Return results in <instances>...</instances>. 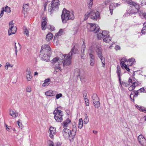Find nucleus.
<instances>
[{
	"label": "nucleus",
	"instance_id": "nucleus-1",
	"mask_svg": "<svg viewBox=\"0 0 146 146\" xmlns=\"http://www.w3.org/2000/svg\"><path fill=\"white\" fill-rule=\"evenodd\" d=\"M75 49V46H74L72 50L68 54H61V58H59L58 57H56L50 61L54 68V74H56L59 70L61 71H62L61 68L62 63L63 67L64 68H67L68 66H70L71 64L72 56L73 53L75 54L77 53Z\"/></svg>",
	"mask_w": 146,
	"mask_h": 146
},
{
	"label": "nucleus",
	"instance_id": "nucleus-2",
	"mask_svg": "<svg viewBox=\"0 0 146 146\" xmlns=\"http://www.w3.org/2000/svg\"><path fill=\"white\" fill-rule=\"evenodd\" d=\"M76 125H73L72 130H69L67 128H64L63 130V135L66 139L68 138L70 140L73 139L76 134Z\"/></svg>",
	"mask_w": 146,
	"mask_h": 146
},
{
	"label": "nucleus",
	"instance_id": "nucleus-3",
	"mask_svg": "<svg viewBox=\"0 0 146 146\" xmlns=\"http://www.w3.org/2000/svg\"><path fill=\"white\" fill-rule=\"evenodd\" d=\"M51 54V49L48 44H44L40 52V56L44 60H48Z\"/></svg>",
	"mask_w": 146,
	"mask_h": 146
},
{
	"label": "nucleus",
	"instance_id": "nucleus-4",
	"mask_svg": "<svg viewBox=\"0 0 146 146\" xmlns=\"http://www.w3.org/2000/svg\"><path fill=\"white\" fill-rule=\"evenodd\" d=\"M135 62V59L133 58H131L129 59L128 61L126 58H123L120 60V63L121 66L123 70H126L128 72L130 70L128 66H131Z\"/></svg>",
	"mask_w": 146,
	"mask_h": 146
},
{
	"label": "nucleus",
	"instance_id": "nucleus-5",
	"mask_svg": "<svg viewBox=\"0 0 146 146\" xmlns=\"http://www.w3.org/2000/svg\"><path fill=\"white\" fill-rule=\"evenodd\" d=\"M125 2L130 5L129 9L127 11L128 14H134L138 12L140 8L139 4L131 0H125Z\"/></svg>",
	"mask_w": 146,
	"mask_h": 146
},
{
	"label": "nucleus",
	"instance_id": "nucleus-6",
	"mask_svg": "<svg viewBox=\"0 0 146 146\" xmlns=\"http://www.w3.org/2000/svg\"><path fill=\"white\" fill-rule=\"evenodd\" d=\"M74 16L73 11L70 12L65 9H64L62 11L61 18L63 23H66L69 20H73Z\"/></svg>",
	"mask_w": 146,
	"mask_h": 146
},
{
	"label": "nucleus",
	"instance_id": "nucleus-7",
	"mask_svg": "<svg viewBox=\"0 0 146 146\" xmlns=\"http://www.w3.org/2000/svg\"><path fill=\"white\" fill-rule=\"evenodd\" d=\"M54 118L56 122H61L63 120L64 115L63 112L61 111L59 108H56L53 111Z\"/></svg>",
	"mask_w": 146,
	"mask_h": 146
},
{
	"label": "nucleus",
	"instance_id": "nucleus-8",
	"mask_svg": "<svg viewBox=\"0 0 146 146\" xmlns=\"http://www.w3.org/2000/svg\"><path fill=\"white\" fill-rule=\"evenodd\" d=\"M96 51L101 61L102 64V66L104 67L105 64V58L102 56V52L101 47L98 46H96Z\"/></svg>",
	"mask_w": 146,
	"mask_h": 146
},
{
	"label": "nucleus",
	"instance_id": "nucleus-9",
	"mask_svg": "<svg viewBox=\"0 0 146 146\" xmlns=\"http://www.w3.org/2000/svg\"><path fill=\"white\" fill-rule=\"evenodd\" d=\"M88 30L90 31H94L96 33L99 30V27L96 24L88 23L87 25Z\"/></svg>",
	"mask_w": 146,
	"mask_h": 146
},
{
	"label": "nucleus",
	"instance_id": "nucleus-10",
	"mask_svg": "<svg viewBox=\"0 0 146 146\" xmlns=\"http://www.w3.org/2000/svg\"><path fill=\"white\" fill-rule=\"evenodd\" d=\"M96 33L97 35L98 38L100 40L106 37L108 35L109 32L107 31H102L99 29V30H98Z\"/></svg>",
	"mask_w": 146,
	"mask_h": 146
},
{
	"label": "nucleus",
	"instance_id": "nucleus-11",
	"mask_svg": "<svg viewBox=\"0 0 146 146\" xmlns=\"http://www.w3.org/2000/svg\"><path fill=\"white\" fill-rule=\"evenodd\" d=\"M9 28L8 31V34L9 35L15 34L17 31V28L14 26L13 21L10 22L9 24Z\"/></svg>",
	"mask_w": 146,
	"mask_h": 146
},
{
	"label": "nucleus",
	"instance_id": "nucleus-12",
	"mask_svg": "<svg viewBox=\"0 0 146 146\" xmlns=\"http://www.w3.org/2000/svg\"><path fill=\"white\" fill-rule=\"evenodd\" d=\"M93 103L94 104L95 107L97 108H98L100 105V100L96 94H94L92 97Z\"/></svg>",
	"mask_w": 146,
	"mask_h": 146
},
{
	"label": "nucleus",
	"instance_id": "nucleus-13",
	"mask_svg": "<svg viewBox=\"0 0 146 146\" xmlns=\"http://www.w3.org/2000/svg\"><path fill=\"white\" fill-rule=\"evenodd\" d=\"M90 18L94 20H97L100 17L99 12L96 11H91L90 12Z\"/></svg>",
	"mask_w": 146,
	"mask_h": 146
},
{
	"label": "nucleus",
	"instance_id": "nucleus-14",
	"mask_svg": "<svg viewBox=\"0 0 146 146\" xmlns=\"http://www.w3.org/2000/svg\"><path fill=\"white\" fill-rule=\"evenodd\" d=\"M60 5V1L59 0H53L51 3V6L50 9L49 8V11L50 12L53 10L54 8H57Z\"/></svg>",
	"mask_w": 146,
	"mask_h": 146
},
{
	"label": "nucleus",
	"instance_id": "nucleus-15",
	"mask_svg": "<svg viewBox=\"0 0 146 146\" xmlns=\"http://www.w3.org/2000/svg\"><path fill=\"white\" fill-rule=\"evenodd\" d=\"M121 5L119 3H113L110 4L109 6V9L111 15L113 13V11L116 7H118Z\"/></svg>",
	"mask_w": 146,
	"mask_h": 146
},
{
	"label": "nucleus",
	"instance_id": "nucleus-16",
	"mask_svg": "<svg viewBox=\"0 0 146 146\" xmlns=\"http://www.w3.org/2000/svg\"><path fill=\"white\" fill-rule=\"evenodd\" d=\"M47 20L46 17H43L42 20L41 28L42 30L46 29L47 27Z\"/></svg>",
	"mask_w": 146,
	"mask_h": 146
},
{
	"label": "nucleus",
	"instance_id": "nucleus-17",
	"mask_svg": "<svg viewBox=\"0 0 146 146\" xmlns=\"http://www.w3.org/2000/svg\"><path fill=\"white\" fill-rule=\"evenodd\" d=\"M89 55L90 65L92 66H93L95 64L94 56L92 53H89Z\"/></svg>",
	"mask_w": 146,
	"mask_h": 146
},
{
	"label": "nucleus",
	"instance_id": "nucleus-18",
	"mask_svg": "<svg viewBox=\"0 0 146 146\" xmlns=\"http://www.w3.org/2000/svg\"><path fill=\"white\" fill-rule=\"evenodd\" d=\"M48 133L49 134V136L51 138H53V137L56 133L55 129L53 127H50Z\"/></svg>",
	"mask_w": 146,
	"mask_h": 146
},
{
	"label": "nucleus",
	"instance_id": "nucleus-19",
	"mask_svg": "<svg viewBox=\"0 0 146 146\" xmlns=\"http://www.w3.org/2000/svg\"><path fill=\"white\" fill-rule=\"evenodd\" d=\"M75 73L77 74L78 76H80L84 74V71L82 68L76 69L75 70Z\"/></svg>",
	"mask_w": 146,
	"mask_h": 146
},
{
	"label": "nucleus",
	"instance_id": "nucleus-20",
	"mask_svg": "<svg viewBox=\"0 0 146 146\" xmlns=\"http://www.w3.org/2000/svg\"><path fill=\"white\" fill-rule=\"evenodd\" d=\"M98 46L95 44H93L90 46L88 50V53H92L94 52V50H96V46Z\"/></svg>",
	"mask_w": 146,
	"mask_h": 146
},
{
	"label": "nucleus",
	"instance_id": "nucleus-21",
	"mask_svg": "<svg viewBox=\"0 0 146 146\" xmlns=\"http://www.w3.org/2000/svg\"><path fill=\"white\" fill-rule=\"evenodd\" d=\"M71 123V120L69 118L63 121L62 125L64 127H67Z\"/></svg>",
	"mask_w": 146,
	"mask_h": 146
},
{
	"label": "nucleus",
	"instance_id": "nucleus-22",
	"mask_svg": "<svg viewBox=\"0 0 146 146\" xmlns=\"http://www.w3.org/2000/svg\"><path fill=\"white\" fill-rule=\"evenodd\" d=\"M56 94L55 92L51 90L46 91L45 93V94L46 96H54Z\"/></svg>",
	"mask_w": 146,
	"mask_h": 146
},
{
	"label": "nucleus",
	"instance_id": "nucleus-23",
	"mask_svg": "<svg viewBox=\"0 0 146 146\" xmlns=\"http://www.w3.org/2000/svg\"><path fill=\"white\" fill-rule=\"evenodd\" d=\"M138 139L139 143L141 145L145 142V139L142 135H140L138 137Z\"/></svg>",
	"mask_w": 146,
	"mask_h": 146
},
{
	"label": "nucleus",
	"instance_id": "nucleus-24",
	"mask_svg": "<svg viewBox=\"0 0 146 146\" xmlns=\"http://www.w3.org/2000/svg\"><path fill=\"white\" fill-rule=\"evenodd\" d=\"M9 114L13 118H15L18 115V113L17 112L11 110L9 111Z\"/></svg>",
	"mask_w": 146,
	"mask_h": 146
},
{
	"label": "nucleus",
	"instance_id": "nucleus-25",
	"mask_svg": "<svg viewBox=\"0 0 146 146\" xmlns=\"http://www.w3.org/2000/svg\"><path fill=\"white\" fill-rule=\"evenodd\" d=\"M121 68L120 66H117V70L116 71V73L117 74L118 76V77L119 80L120 82V83H121V75H120V73H121Z\"/></svg>",
	"mask_w": 146,
	"mask_h": 146
},
{
	"label": "nucleus",
	"instance_id": "nucleus-26",
	"mask_svg": "<svg viewBox=\"0 0 146 146\" xmlns=\"http://www.w3.org/2000/svg\"><path fill=\"white\" fill-rule=\"evenodd\" d=\"M53 36L52 34L49 33L46 35V40L47 41H50L52 38Z\"/></svg>",
	"mask_w": 146,
	"mask_h": 146
},
{
	"label": "nucleus",
	"instance_id": "nucleus-27",
	"mask_svg": "<svg viewBox=\"0 0 146 146\" xmlns=\"http://www.w3.org/2000/svg\"><path fill=\"white\" fill-rule=\"evenodd\" d=\"M112 38L111 37L109 36V35H108L105 37L103 39L104 42L106 43H109L110 41H111Z\"/></svg>",
	"mask_w": 146,
	"mask_h": 146
},
{
	"label": "nucleus",
	"instance_id": "nucleus-28",
	"mask_svg": "<svg viewBox=\"0 0 146 146\" xmlns=\"http://www.w3.org/2000/svg\"><path fill=\"white\" fill-rule=\"evenodd\" d=\"M15 51L16 55L17 56V48H18V50H20L21 49V44H20L19 43H18L17 46L16 45V42H15Z\"/></svg>",
	"mask_w": 146,
	"mask_h": 146
},
{
	"label": "nucleus",
	"instance_id": "nucleus-29",
	"mask_svg": "<svg viewBox=\"0 0 146 146\" xmlns=\"http://www.w3.org/2000/svg\"><path fill=\"white\" fill-rule=\"evenodd\" d=\"M50 80L49 78L47 79L44 80V82L42 84V85L44 87L48 86L50 83Z\"/></svg>",
	"mask_w": 146,
	"mask_h": 146
},
{
	"label": "nucleus",
	"instance_id": "nucleus-30",
	"mask_svg": "<svg viewBox=\"0 0 146 146\" xmlns=\"http://www.w3.org/2000/svg\"><path fill=\"white\" fill-rule=\"evenodd\" d=\"M83 120L82 118H80L79 120L78 124V127L80 129H81L83 126Z\"/></svg>",
	"mask_w": 146,
	"mask_h": 146
},
{
	"label": "nucleus",
	"instance_id": "nucleus-31",
	"mask_svg": "<svg viewBox=\"0 0 146 146\" xmlns=\"http://www.w3.org/2000/svg\"><path fill=\"white\" fill-rule=\"evenodd\" d=\"M64 30L63 29H60L58 32L55 35L54 37V38H56L58 36H60L63 34L64 31Z\"/></svg>",
	"mask_w": 146,
	"mask_h": 146
},
{
	"label": "nucleus",
	"instance_id": "nucleus-32",
	"mask_svg": "<svg viewBox=\"0 0 146 146\" xmlns=\"http://www.w3.org/2000/svg\"><path fill=\"white\" fill-rule=\"evenodd\" d=\"M135 106L138 110H141L144 112L146 113V109L143 107H141V106H139L137 104L135 105Z\"/></svg>",
	"mask_w": 146,
	"mask_h": 146
},
{
	"label": "nucleus",
	"instance_id": "nucleus-33",
	"mask_svg": "<svg viewBox=\"0 0 146 146\" xmlns=\"http://www.w3.org/2000/svg\"><path fill=\"white\" fill-rule=\"evenodd\" d=\"M13 66V64H11L9 62H7L6 63L5 65V68L6 70H7L9 68H12Z\"/></svg>",
	"mask_w": 146,
	"mask_h": 146
},
{
	"label": "nucleus",
	"instance_id": "nucleus-34",
	"mask_svg": "<svg viewBox=\"0 0 146 146\" xmlns=\"http://www.w3.org/2000/svg\"><path fill=\"white\" fill-rule=\"evenodd\" d=\"M88 4V7L90 9H91L93 4V0H87Z\"/></svg>",
	"mask_w": 146,
	"mask_h": 146
},
{
	"label": "nucleus",
	"instance_id": "nucleus-35",
	"mask_svg": "<svg viewBox=\"0 0 146 146\" xmlns=\"http://www.w3.org/2000/svg\"><path fill=\"white\" fill-rule=\"evenodd\" d=\"M143 27L141 31V33L142 34L146 33V22L143 24Z\"/></svg>",
	"mask_w": 146,
	"mask_h": 146
},
{
	"label": "nucleus",
	"instance_id": "nucleus-36",
	"mask_svg": "<svg viewBox=\"0 0 146 146\" xmlns=\"http://www.w3.org/2000/svg\"><path fill=\"white\" fill-rule=\"evenodd\" d=\"M79 77L80 80L82 82L84 83L86 82V80L85 78L84 74V75H82Z\"/></svg>",
	"mask_w": 146,
	"mask_h": 146
},
{
	"label": "nucleus",
	"instance_id": "nucleus-37",
	"mask_svg": "<svg viewBox=\"0 0 146 146\" xmlns=\"http://www.w3.org/2000/svg\"><path fill=\"white\" fill-rule=\"evenodd\" d=\"M4 11L7 13H10L11 12V8L6 6L5 8H4Z\"/></svg>",
	"mask_w": 146,
	"mask_h": 146
},
{
	"label": "nucleus",
	"instance_id": "nucleus-38",
	"mask_svg": "<svg viewBox=\"0 0 146 146\" xmlns=\"http://www.w3.org/2000/svg\"><path fill=\"white\" fill-rule=\"evenodd\" d=\"M89 121L87 115L86 114L85 116V118L84 119V124H86Z\"/></svg>",
	"mask_w": 146,
	"mask_h": 146
},
{
	"label": "nucleus",
	"instance_id": "nucleus-39",
	"mask_svg": "<svg viewBox=\"0 0 146 146\" xmlns=\"http://www.w3.org/2000/svg\"><path fill=\"white\" fill-rule=\"evenodd\" d=\"M86 95L84 96V99L86 103V106H88L89 104V100L86 98Z\"/></svg>",
	"mask_w": 146,
	"mask_h": 146
},
{
	"label": "nucleus",
	"instance_id": "nucleus-40",
	"mask_svg": "<svg viewBox=\"0 0 146 146\" xmlns=\"http://www.w3.org/2000/svg\"><path fill=\"white\" fill-rule=\"evenodd\" d=\"M132 84L134 86L135 88L136 86L140 85L141 84V83L139 82L136 81L135 82H133Z\"/></svg>",
	"mask_w": 146,
	"mask_h": 146
},
{
	"label": "nucleus",
	"instance_id": "nucleus-41",
	"mask_svg": "<svg viewBox=\"0 0 146 146\" xmlns=\"http://www.w3.org/2000/svg\"><path fill=\"white\" fill-rule=\"evenodd\" d=\"M111 1H112L111 0H104L102 4L105 5H107Z\"/></svg>",
	"mask_w": 146,
	"mask_h": 146
},
{
	"label": "nucleus",
	"instance_id": "nucleus-42",
	"mask_svg": "<svg viewBox=\"0 0 146 146\" xmlns=\"http://www.w3.org/2000/svg\"><path fill=\"white\" fill-rule=\"evenodd\" d=\"M29 6L27 4H25L23 5V10L25 11L29 8Z\"/></svg>",
	"mask_w": 146,
	"mask_h": 146
},
{
	"label": "nucleus",
	"instance_id": "nucleus-43",
	"mask_svg": "<svg viewBox=\"0 0 146 146\" xmlns=\"http://www.w3.org/2000/svg\"><path fill=\"white\" fill-rule=\"evenodd\" d=\"M89 16H90V13L88 12H87L84 15V20H87Z\"/></svg>",
	"mask_w": 146,
	"mask_h": 146
},
{
	"label": "nucleus",
	"instance_id": "nucleus-44",
	"mask_svg": "<svg viewBox=\"0 0 146 146\" xmlns=\"http://www.w3.org/2000/svg\"><path fill=\"white\" fill-rule=\"evenodd\" d=\"M135 88L133 85L132 84L131 85L130 87H129L128 88V90L130 91H131L133 90Z\"/></svg>",
	"mask_w": 146,
	"mask_h": 146
},
{
	"label": "nucleus",
	"instance_id": "nucleus-45",
	"mask_svg": "<svg viewBox=\"0 0 146 146\" xmlns=\"http://www.w3.org/2000/svg\"><path fill=\"white\" fill-rule=\"evenodd\" d=\"M48 28V29H50V30L51 31H53L54 30L55 28L53 26L49 25Z\"/></svg>",
	"mask_w": 146,
	"mask_h": 146
},
{
	"label": "nucleus",
	"instance_id": "nucleus-46",
	"mask_svg": "<svg viewBox=\"0 0 146 146\" xmlns=\"http://www.w3.org/2000/svg\"><path fill=\"white\" fill-rule=\"evenodd\" d=\"M21 120L19 119L18 121L17 122V123L19 125V127L21 128L22 127V123H21Z\"/></svg>",
	"mask_w": 146,
	"mask_h": 146
},
{
	"label": "nucleus",
	"instance_id": "nucleus-47",
	"mask_svg": "<svg viewBox=\"0 0 146 146\" xmlns=\"http://www.w3.org/2000/svg\"><path fill=\"white\" fill-rule=\"evenodd\" d=\"M26 76L28 81L31 80L32 78V76L31 75H26Z\"/></svg>",
	"mask_w": 146,
	"mask_h": 146
},
{
	"label": "nucleus",
	"instance_id": "nucleus-48",
	"mask_svg": "<svg viewBox=\"0 0 146 146\" xmlns=\"http://www.w3.org/2000/svg\"><path fill=\"white\" fill-rule=\"evenodd\" d=\"M62 94H57L56 96V99H58L60 98L62 96Z\"/></svg>",
	"mask_w": 146,
	"mask_h": 146
},
{
	"label": "nucleus",
	"instance_id": "nucleus-49",
	"mask_svg": "<svg viewBox=\"0 0 146 146\" xmlns=\"http://www.w3.org/2000/svg\"><path fill=\"white\" fill-rule=\"evenodd\" d=\"M78 27H76L74 28L73 30V33L74 34H76L78 31Z\"/></svg>",
	"mask_w": 146,
	"mask_h": 146
},
{
	"label": "nucleus",
	"instance_id": "nucleus-50",
	"mask_svg": "<svg viewBox=\"0 0 146 146\" xmlns=\"http://www.w3.org/2000/svg\"><path fill=\"white\" fill-rule=\"evenodd\" d=\"M4 7H3L2 9V10L1 11V13L0 14V18L1 17L3 16L4 14Z\"/></svg>",
	"mask_w": 146,
	"mask_h": 146
},
{
	"label": "nucleus",
	"instance_id": "nucleus-51",
	"mask_svg": "<svg viewBox=\"0 0 146 146\" xmlns=\"http://www.w3.org/2000/svg\"><path fill=\"white\" fill-rule=\"evenodd\" d=\"M141 4L145 5L146 4V0H140Z\"/></svg>",
	"mask_w": 146,
	"mask_h": 146
},
{
	"label": "nucleus",
	"instance_id": "nucleus-52",
	"mask_svg": "<svg viewBox=\"0 0 146 146\" xmlns=\"http://www.w3.org/2000/svg\"><path fill=\"white\" fill-rule=\"evenodd\" d=\"M26 75H31L30 70L27 69L26 71Z\"/></svg>",
	"mask_w": 146,
	"mask_h": 146
},
{
	"label": "nucleus",
	"instance_id": "nucleus-53",
	"mask_svg": "<svg viewBox=\"0 0 146 146\" xmlns=\"http://www.w3.org/2000/svg\"><path fill=\"white\" fill-rule=\"evenodd\" d=\"M26 75H31L30 70L27 69L26 71Z\"/></svg>",
	"mask_w": 146,
	"mask_h": 146
},
{
	"label": "nucleus",
	"instance_id": "nucleus-54",
	"mask_svg": "<svg viewBox=\"0 0 146 146\" xmlns=\"http://www.w3.org/2000/svg\"><path fill=\"white\" fill-rule=\"evenodd\" d=\"M26 75H31L30 70L27 69L26 71Z\"/></svg>",
	"mask_w": 146,
	"mask_h": 146
},
{
	"label": "nucleus",
	"instance_id": "nucleus-55",
	"mask_svg": "<svg viewBox=\"0 0 146 146\" xmlns=\"http://www.w3.org/2000/svg\"><path fill=\"white\" fill-rule=\"evenodd\" d=\"M24 34H25L27 36H29V32L28 31L27 29H26L24 31Z\"/></svg>",
	"mask_w": 146,
	"mask_h": 146
},
{
	"label": "nucleus",
	"instance_id": "nucleus-56",
	"mask_svg": "<svg viewBox=\"0 0 146 146\" xmlns=\"http://www.w3.org/2000/svg\"><path fill=\"white\" fill-rule=\"evenodd\" d=\"M27 91L28 92H30L31 91V88L30 87H27L26 89Z\"/></svg>",
	"mask_w": 146,
	"mask_h": 146
},
{
	"label": "nucleus",
	"instance_id": "nucleus-57",
	"mask_svg": "<svg viewBox=\"0 0 146 146\" xmlns=\"http://www.w3.org/2000/svg\"><path fill=\"white\" fill-rule=\"evenodd\" d=\"M145 90L144 88H142L138 90L139 92H144L145 91Z\"/></svg>",
	"mask_w": 146,
	"mask_h": 146
},
{
	"label": "nucleus",
	"instance_id": "nucleus-58",
	"mask_svg": "<svg viewBox=\"0 0 146 146\" xmlns=\"http://www.w3.org/2000/svg\"><path fill=\"white\" fill-rule=\"evenodd\" d=\"M123 85L126 87H127L130 84H129L127 82H123L122 83Z\"/></svg>",
	"mask_w": 146,
	"mask_h": 146
},
{
	"label": "nucleus",
	"instance_id": "nucleus-59",
	"mask_svg": "<svg viewBox=\"0 0 146 146\" xmlns=\"http://www.w3.org/2000/svg\"><path fill=\"white\" fill-rule=\"evenodd\" d=\"M115 48L116 50H117L120 49V47L119 46L117 45L115 47Z\"/></svg>",
	"mask_w": 146,
	"mask_h": 146
},
{
	"label": "nucleus",
	"instance_id": "nucleus-60",
	"mask_svg": "<svg viewBox=\"0 0 146 146\" xmlns=\"http://www.w3.org/2000/svg\"><path fill=\"white\" fill-rule=\"evenodd\" d=\"M132 78H133V82L137 81V80L135 78L133 75L132 76Z\"/></svg>",
	"mask_w": 146,
	"mask_h": 146
},
{
	"label": "nucleus",
	"instance_id": "nucleus-61",
	"mask_svg": "<svg viewBox=\"0 0 146 146\" xmlns=\"http://www.w3.org/2000/svg\"><path fill=\"white\" fill-rule=\"evenodd\" d=\"M133 82V81L132 79L131 78H129L128 82L129 84H130V83H131L132 82Z\"/></svg>",
	"mask_w": 146,
	"mask_h": 146
},
{
	"label": "nucleus",
	"instance_id": "nucleus-62",
	"mask_svg": "<svg viewBox=\"0 0 146 146\" xmlns=\"http://www.w3.org/2000/svg\"><path fill=\"white\" fill-rule=\"evenodd\" d=\"M6 127L7 131H10V129L9 127V126L6 125Z\"/></svg>",
	"mask_w": 146,
	"mask_h": 146
},
{
	"label": "nucleus",
	"instance_id": "nucleus-63",
	"mask_svg": "<svg viewBox=\"0 0 146 146\" xmlns=\"http://www.w3.org/2000/svg\"><path fill=\"white\" fill-rule=\"evenodd\" d=\"M143 16L146 19V13L143 15Z\"/></svg>",
	"mask_w": 146,
	"mask_h": 146
},
{
	"label": "nucleus",
	"instance_id": "nucleus-64",
	"mask_svg": "<svg viewBox=\"0 0 146 146\" xmlns=\"http://www.w3.org/2000/svg\"><path fill=\"white\" fill-rule=\"evenodd\" d=\"M49 146H54L53 143L51 142L50 144L49 145Z\"/></svg>",
	"mask_w": 146,
	"mask_h": 146
}]
</instances>
